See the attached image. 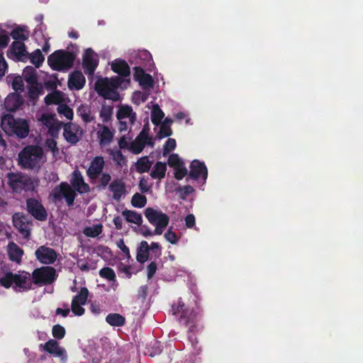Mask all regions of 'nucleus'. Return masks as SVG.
<instances>
[{
  "instance_id": "59",
  "label": "nucleus",
  "mask_w": 363,
  "mask_h": 363,
  "mask_svg": "<svg viewBox=\"0 0 363 363\" xmlns=\"http://www.w3.org/2000/svg\"><path fill=\"white\" fill-rule=\"evenodd\" d=\"M157 269V265L155 262H151L147 267V277L150 279L153 277Z\"/></svg>"
},
{
  "instance_id": "3",
  "label": "nucleus",
  "mask_w": 363,
  "mask_h": 363,
  "mask_svg": "<svg viewBox=\"0 0 363 363\" xmlns=\"http://www.w3.org/2000/svg\"><path fill=\"white\" fill-rule=\"evenodd\" d=\"M172 308L174 315L181 313L179 318V323L188 328V338L192 345L197 343L198 341L196 337L191 333L198 330V321L199 320V313L194 309L189 310L186 308L185 304L181 300L178 301L177 308H175L174 306H173Z\"/></svg>"
},
{
  "instance_id": "61",
  "label": "nucleus",
  "mask_w": 363,
  "mask_h": 363,
  "mask_svg": "<svg viewBox=\"0 0 363 363\" xmlns=\"http://www.w3.org/2000/svg\"><path fill=\"white\" fill-rule=\"evenodd\" d=\"M77 265L81 271L82 272H88L90 269H95L94 266H90L89 264L84 259H80L77 261Z\"/></svg>"
},
{
  "instance_id": "29",
  "label": "nucleus",
  "mask_w": 363,
  "mask_h": 363,
  "mask_svg": "<svg viewBox=\"0 0 363 363\" xmlns=\"http://www.w3.org/2000/svg\"><path fill=\"white\" fill-rule=\"evenodd\" d=\"M150 247L147 241L143 240L137 249L136 259L143 264L149 259Z\"/></svg>"
},
{
  "instance_id": "23",
  "label": "nucleus",
  "mask_w": 363,
  "mask_h": 363,
  "mask_svg": "<svg viewBox=\"0 0 363 363\" xmlns=\"http://www.w3.org/2000/svg\"><path fill=\"white\" fill-rule=\"evenodd\" d=\"M108 189L113 193V199L116 201H119L126 192L125 183L118 179L113 180Z\"/></svg>"
},
{
  "instance_id": "57",
  "label": "nucleus",
  "mask_w": 363,
  "mask_h": 363,
  "mask_svg": "<svg viewBox=\"0 0 363 363\" xmlns=\"http://www.w3.org/2000/svg\"><path fill=\"white\" fill-rule=\"evenodd\" d=\"M45 145L48 150H51L54 155L59 152L57 142L54 138H47L45 142Z\"/></svg>"
},
{
  "instance_id": "30",
  "label": "nucleus",
  "mask_w": 363,
  "mask_h": 363,
  "mask_svg": "<svg viewBox=\"0 0 363 363\" xmlns=\"http://www.w3.org/2000/svg\"><path fill=\"white\" fill-rule=\"evenodd\" d=\"M10 35L12 37L15 41H21L23 42L27 40L29 38V30H28L27 26H18L13 30L10 33Z\"/></svg>"
},
{
  "instance_id": "8",
  "label": "nucleus",
  "mask_w": 363,
  "mask_h": 363,
  "mask_svg": "<svg viewBox=\"0 0 363 363\" xmlns=\"http://www.w3.org/2000/svg\"><path fill=\"white\" fill-rule=\"evenodd\" d=\"M75 189L67 182H62L52 191V196L55 200L60 201L63 197L65 199L67 206H72L76 197Z\"/></svg>"
},
{
  "instance_id": "50",
  "label": "nucleus",
  "mask_w": 363,
  "mask_h": 363,
  "mask_svg": "<svg viewBox=\"0 0 363 363\" xmlns=\"http://www.w3.org/2000/svg\"><path fill=\"white\" fill-rule=\"evenodd\" d=\"M160 131L157 134V137L159 139L169 137L172 135V130L169 125L160 123Z\"/></svg>"
},
{
  "instance_id": "32",
  "label": "nucleus",
  "mask_w": 363,
  "mask_h": 363,
  "mask_svg": "<svg viewBox=\"0 0 363 363\" xmlns=\"http://www.w3.org/2000/svg\"><path fill=\"white\" fill-rule=\"evenodd\" d=\"M122 215L128 223H135L138 225H141L143 223L142 215L135 211L125 209L122 211Z\"/></svg>"
},
{
  "instance_id": "2",
  "label": "nucleus",
  "mask_w": 363,
  "mask_h": 363,
  "mask_svg": "<svg viewBox=\"0 0 363 363\" xmlns=\"http://www.w3.org/2000/svg\"><path fill=\"white\" fill-rule=\"evenodd\" d=\"M30 278V274L24 271L19 272L18 274L6 272L3 274H0V285L6 289L12 286L17 293L25 292L33 289Z\"/></svg>"
},
{
  "instance_id": "45",
  "label": "nucleus",
  "mask_w": 363,
  "mask_h": 363,
  "mask_svg": "<svg viewBox=\"0 0 363 363\" xmlns=\"http://www.w3.org/2000/svg\"><path fill=\"white\" fill-rule=\"evenodd\" d=\"M64 124L63 122L56 121L52 125H50L48 128L49 135L54 138H58L59 133L62 127H64Z\"/></svg>"
},
{
  "instance_id": "55",
  "label": "nucleus",
  "mask_w": 363,
  "mask_h": 363,
  "mask_svg": "<svg viewBox=\"0 0 363 363\" xmlns=\"http://www.w3.org/2000/svg\"><path fill=\"white\" fill-rule=\"evenodd\" d=\"M165 239L171 244L175 245L178 242V237L175 232L172 231V228L170 227L164 235Z\"/></svg>"
},
{
  "instance_id": "56",
  "label": "nucleus",
  "mask_w": 363,
  "mask_h": 363,
  "mask_svg": "<svg viewBox=\"0 0 363 363\" xmlns=\"http://www.w3.org/2000/svg\"><path fill=\"white\" fill-rule=\"evenodd\" d=\"M45 102L48 105L57 104L60 103V96L57 92L48 94L45 97Z\"/></svg>"
},
{
  "instance_id": "58",
  "label": "nucleus",
  "mask_w": 363,
  "mask_h": 363,
  "mask_svg": "<svg viewBox=\"0 0 363 363\" xmlns=\"http://www.w3.org/2000/svg\"><path fill=\"white\" fill-rule=\"evenodd\" d=\"M174 177L177 180L182 179L185 176L188 174L187 169L184 167V164L179 166L178 167L174 168Z\"/></svg>"
},
{
  "instance_id": "12",
  "label": "nucleus",
  "mask_w": 363,
  "mask_h": 363,
  "mask_svg": "<svg viewBox=\"0 0 363 363\" xmlns=\"http://www.w3.org/2000/svg\"><path fill=\"white\" fill-rule=\"evenodd\" d=\"M46 352L52 354L54 357H59L62 362H65L67 360V351L64 347L59 345L56 340L50 339L47 341L44 345H40Z\"/></svg>"
},
{
  "instance_id": "27",
  "label": "nucleus",
  "mask_w": 363,
  "mask_h": 363,
  "mask_svg": "<svg viewBox=\"0 0 363 363\" xmlns=\"http://www.w3.org/2000/svg\"><path fill=\"white\" fill-rule=\"evenodd\" d=\"M7 178L9 186L16 191L21 190L26 184L21 174L11 172L8 174Z\"/></svg>"
},
{
  "instance_id": "33",
  "label": "nucleus",
  "mask_w": 363,
  "mask_h": 363,
  "mask_svg": "<svg viewBox=\"0 0 363 363\" xmlns=\"http://www.w3.org/2000/svg\"><path fill=\"white\" fill-rule=\"evenodd\" d=\"M98 126L101 128V130L98 132L100 144L106 145L110 143L112 141L113 135L109 128L100 124Z\"/></svg>"
},
{
  "instance_id": "63",
  "label": "nucleus",
  "mask_w": 363,
  "mask_h": 363,
  "mask_svg": "<svg viewBox=\"0 0 363 363\" xmlns=\"http://www.w3.org/2000/svg\"><path fill=\"white\" fill-rule=\"evenodd\" d=\"M41 121L43 123V124L46 125L48 128H49L50 125H52L55 122H56L54 120L53 116L50 114H43L41 116Z\"/></svg>"
},
{
  "instance_id": "42",
  "label": "nucleus",
  "mask_w": 363,
  "mask_h": 363,
  "mask_svg": "<svg viewBox=\"0 0 363 363\" xmlns=\"http://www.w3.org/2000/svg\"><path fill=\"white\" fill-rule=\"evenodd\" d=\"M146 203V196L140 193H135L131 199V205L135 208H143Z\"/></svg>"
},
{
  "instance_id": "6",
  "label": "nucleus",
  "mask_w": 363,
  "mask_h": 363,
  "mask_svg": "<svg viewBox=\"0 0 363 363\" xmlns=\"http://www.w3.org/2000/svg\"><path fill=\"white\" fill-rule=\"evenodd\" d=\"M76 54L66 50H57L48 57V64L52 70L67 72L74 65Z\"/></svg>"
},
{
  "instance_id": "18",
  "label": "nucleus",
  "mask_w": 363,
  "mask_h": 363,
  "mask_svg": "<svg viewBox=\"0 0 363 363\" xmlns=\"http://www.w3.org/2000/svg\"><path fill=\"white\" fill-rule=\"evenodd\" d=\"M23 104L24 100L22 96L17 92L9 94L4 100V108L9 112H15L21 108Z\"/></svg>"
},
{
  "instance_id": "52",
  "label": "nucleus",
  "mask_w": 363,
  "mask_h": 363,
  "mask_svg": "<svg viewBox=\"0 0 363 363\" xmlns=\"http://www.w3.org/2000/svg\"><path fill=\"white\" fill-rule=\"evenodd\" d=\"M12 88L15 91H23L24 90V83L22 77L16 76L13 78L12 82Z\"/></svg>"
},
{
  "instance_id": "38",
  "label": "nucleus",
  "mask_w": 363,
  "mask_h": 363,
  "mask_svg": "<svg viewBox=\"0 0 363 363\" xmlns=\"http://www.w3.org/2000/svg\"><path fill=\"white\" fill-rule=\"evenodd\" d=\"M164 116V113L162 110L160 108L158 104H155L152 107L151 112V121L152 123L155 125H159L161 123L162 118Z\"/></svg>"
},
{
  "instance_id": "10",
  "label": "nucleus",
  "mask_w": 363,
  "mask_h": 363,
  "mask_svg": "<svg viewBox=\"0 0 363 363\" xmlns=\"http://www.w3.org/2000/svg\"><path fill=\"white\" fill-rule=\"evenodd\" d=\"M82 135L83 130L77 123L69 122L64 124L63 136L68 143L76 145L81 139Z\"/></svg>"
},
{
  "instance_id": "13",
  "label": "nucleus",
  "mask_w": 363,
  "mask_h": 363,
  "mask_svg": "<svg viewBox=\"0 0 363 363\" xmlns=\"http://www.w3.org/2000/svg\"><path fill=\"white\" fill-rule=\"evenodd\" d=\"M189 168L190 170L186 181H189V178L197 180L199 177H201L204 181L206 180L208 169L204 162L194 160L191 162Z\"/></svg>"
},
{
  "instance_id": "20",
  "label": "nucleus",
  "mask_w": 363,
  "mask_h": 363,
  "mask_svg": "<svg viewBox=\"0 0 363 363\" xmlns=\"http://www.w3.org/2000/svg\"><path fill=\"white\" fill-rule=\"evenodd\" d=\"M12 221L14 227L18 229L19 233L26 238H28L30 235V231L28 227L26 215L23 213H15L12 216Z\"/></svg>"
},
{
  "instance_id": "24",
  "label": "nucleus",
  "mask_w": 363,
  "mask_h": 363,
  "mask_svg": "<svg viewBox=\"0 0 363 363\" xmlns=\"http://www.w3.org/2000/svg\"><path fill=\"white\" fill-rule=\"evenodd\" d=\"M118 121L129 119L130 125H133L136 121V113L133 112V108L128 105H121L116 113Z\"/></svg>"
},
{
  "instance_id": "17",
  "label": "nucleus",
  "mask_w": 363,
  "mask_h": 363,
  "mask_svg": "<svg viewBox=\"0 0 363 363\" xmlns=\"http://www.w3.org/2000/svg\"><path fill=\"white\" fill-rule=\"evenodd\" d=\"M144 214L149 223L153 225L169 222V218L166 213L150 207L145 210Z\"/></svg>"
},
{
  "instance_id": "37",
  "label": "nucleus",
  "mask_w": 363,
  "mask_h": 363,
  "mask_svg": "<svg viewBox=\"0 0 363 363\" xmlns=\"http://www.w3.org/2000/svg\"><path fill=\"white\" fill-rule=\"evenodd\" d=\"M152 166V162L147 157H142L135 163V169L138 173L147 172Z\"/></svg>"
},
{
  "instance_id": "11",
  "label": "nucleus",
  "mask_w": 363,
  "mask_h": 363,
  "mask_svg": "<svg viewBox=\"0 0 363 363\" xmlns=\"http://www.w3.org/2000/svg\"><path fill=\"white\" fill-rule=\"evenodd\" d=\"M88 296V289L82 287L79 293L73 297L71 303V310L75 315L81 316L84 313L85 309L82 306L86 304Z\"/></svg>"
},
{
  "instance_id": "47",
  "label": "nucleus",
  "mask_w": 363,
  "mask_h": 363,
  "mask_svg": "<svg viewBox=\"0 0 363 363\" xmlns=\"http://www.w3.org/2000/svg\"><path fill=\"white\" fill-rule=\"evenodd\" d=\"M59 113L63 115L66 118L72 120L74 116L73 110L67 104H62L57 107Z\"/></svg>"
},
{
  "instance_id": "53",
  "label": "nucleus",
  "mask_w": 363,
  "mask_h": 363,
  "mask_svg": "<svg viewBox=\"0 0 363 363\" xmlns=\"http://www.w3.org/2000/svg\"><path fill=\"white\" fill-rule=\"evenodd\" d=\"M177 143L174 138H168L163 147V155H167L176 147Z\"/></svg>"
},
{
  "instance_id": "41",
  "label": "nucleus",
  "mask_w": 363,
  "mask_h": 363,
  "mask_svg": "<svg viewBox=\"0 0 363 363\" xmlns=\"http://www.w3.org/2000/svg\"><path fill=\"white\" fill-rule=\"evenodd\" d=\"M83 233L87 237L96 238L102 233V225L96 224L92 227H86Z\"/></svg>"
},
{
  "instance_id": "60",
  "label": "nucleus",
  "mask_w": 363,
  "mask_h": 363,
  "mask_svg": "<svg viewBox=\"0 0 363 363\" xmlns=\"http://www.w3.org/2000/svg\"><path fill=\"white\" fill-rule=\"evenodd\" d=\"M7 69V62L4 57L3 53L0 52V79L5 75Z\"/></svg>"
},
{
  "instance_id": "40",
  "label": "nucleus",
  "mask_w": 363,
  "mask_h": 363,
  "mask_svg": "<svg viewBox=\"0 0 363 363\" xmlns=\"http://www.w3.org/2000/svg\"><path fill=\"white\" fill-rule=\"evenodd\" d=\"M28 59H30V62L33 64L36 67H40L43 64L45 57L40 50L37 49L30 55L28 54Z\"/></svg>"
},
{
  "instance_id": "39",
  "label": "nucleus",
  "mask_w": 363,
  "mask_h": 363,
  "mask_svg": "<svg viewBox=\"0 0 363 363\" xmlns=\"http://www.w3.org/2000/svg\"><path fill=\"white\" fill-rule=\"evenodd\" d=\"M113 113V106L112 105L101 104L99 116L104 123H107L112 118Z\"/></svg>"
},
{
  "instance_id": "31",
  "label": "nucleus",
  "mask_w": 363,
  "mask_h": 363,
  "mask_svg": "<svg viewBox=\"0 0 363 363\" xmlns=\"http://www.w3.org/2000/svg\"><path fill=\"white\" fill-rule=\"evenodd\" d=\"M44 94L43 86L40 83L28 84V97L30 101H35L40 95Z\"/></svg>"
},
{
  "instance_id": "1",
  "label": "nucleus",
  "mask_w": 363,
  "mask_h": 363,
  "mask_svg": "<svg viewBox=\"0 0 363 363\" xmlns=\"http://www.w3.org/2000/svg\"><path fill=\"white\" fill-rule=\"evenodd\" d=\"M111 69L120 77H105L98 79L95 83V90L99 96L106 100L112 101H121V96L118 89L121 86L125 80L123 77H128L130 74V69L125 60L116 59L111 63Z\"/></svg>"
},
{
  "instance_id": "22",
  "label": "nucleus",
  "mask_w": 363,
  "mask_h": 363,
  "mask_svg": "<svg viewBox=\"0 0 363 363\" xmlns=\"http://www.w3.org/2000/svg\"><path fill=\"white\" fill-rule=\"evenodd\" d=\"M148 125H144L143 130L140 131L138 137L136 138L137 147L135 148L134 152L135 153H140L142 152L145 145H153L152 138L148 135L149 132Z\"/></svg>"
},
{
  "instance_id": "16",
  "label": "nucleus",
  "mask_w": 363,
  "mask_h": 363,
  "mask_svg": "<svg viewBox=\"0 0 363 363\" xmlns=\"http://www.w3.org/2000/svg\"><path fill=\"white\" fill-rule=\"evenodd\" d=\"M104 160L101 156H96L91 161L89 167L86 169V175L91 181H94L103 173L104 168Z\"/></svg>"
},
{
  "instance_id": "48",
  "label": "nucleus",
  "mask_w": 363,
  "mask_h": 363,
  "mask_svg": "<svg viewBox=\"0 0 363 363\" xmlns=\"http://www.w3.org/2000/svg\"><path fill=\"white\" fill-rule=\"evenodd\" d=\"M167 163L169 167L176 168L182 164H184L183 160L179 157L177 154H171L169 156Z\"/></svg>"
},
{
  "instance_id": "7",
  "label": "nucleus",
  "mask_w": 363,
  "mask_h": 363,
  "mask_svg": "<svg viewBox=\"0 0 363 363\" xmlns=\"http://www.w3.org/2000/svg\"><path fill=\"white\" fill-rule=\"evenodd\" d=\"M33 283L38 286L52 284L57 279L56 270L50 266L35 269L32 272Z\"/></svg>"
},
{
  "instance_id": "14",
  "label": "nucleus",
  "mask_w": 363,
  "mask_h": 363,
  "mask_svg": "<svg viewBox=\"0 0 363 363\" xmlns=\"http://www.w3.org/2000/svg\"><path fill=\"white\" fill-rule=\"evenodd\" d=\"M37 259L42 264H51L57 259V253L52 248L45 246L39 247L35 252Z\"/></svg>"
},
{
  "instance_id": "19",
  "label": "nucleus",
  "mask_w": 363,
  "mask_h": 363,
  "mask_svg": "<svg viewBox=\"0 0 363 363\" xmlns=\"http://www.w3.org/2000/svg\"><path fill=\"white\" fill-rule=\"evenodd\" d=\"M13 55L18 61L26 62L28 59V52L26 45L21 41H13L8 50L7 55Z\"/></svg>"
},
{
  "instance_id": "9",
  "label": "nucleus",
  "mask_w": 363,
  "mask_h": 363,
  "mask_svg": "<svg viewBox=\"0 0 363 363\" xmlns=\"http://www.w3.org/2000/svg\"><path fill=\"white\" fill-rule=\"evenodd\" d=\"M26 211L37 220L45 221L48 218L46 209L40 201L34 198L26 200Z\"/></svg>"
},
{
  "instance_id": "34",
  "label": "nucleus",
  "mask_w": 363,
  "mask_h": 363,
  "mask_svg": "<svg viewBox=\"0 0 363 363\" xmlns=\"http://www.w3.org/2000/svg\"><path fill=\"white\" fill-rule=\"evenodd\" d=\"M166 171V164L162 162H157L151 171L150 176L154 179L160 180L165 177Z\"/></svg>"
},
{
  "instance_id": "54",
  "label": "nucleus",
  "mask_w": 363,
  "mask_h": 363,
  "mask_svg": "<svg viewBox=\"0 0 363 363\" xmlns=\"http://www.w3.org/2000/svg\"><path fill=\"white\" fill-rule=\"evenodd\" d=\"M138 82L143 87H152L153 86V79L150 74L147 73L143 74Z\"/></svg>"
},
{
  "instance_id": "64",
  "label": "nucleus",
  "mask_w": 363,
  "mask_h": 363,
  "mask_svg": "<svg viewBox=\"0 0 363 363\" xmlns=\"http://www.w3.org/2000/svg\"><path fill=\"white\" fill-rule=\"evenodd\" d=\"M139 189L142 193H147L150 191V187L148 185L147 180L144 177L141 178L139 182Z\"/></svg>"
},
{
  "instance_id": "26",
  "label": "nucleus",
  "mask_w": 363,
  "mask_h": 363,
  "mask_svg": "<svg viewBox=\"0 0 363 363\" xmlns=\"http://www.w3.org/2000/svg\"><path fill=\"white\" fill-rule=\"evenodd\" d=\"M8 256L11 261L17 264H20L22 260V257L24 254L23 249H21L17 244L11 242L8 245Z\"/></svg>"
},
{
  "instance_id": "44",
  "label": "nucleus",
  "mask_w": 363,
  "mask_h": 363,
  "mask_svg": "<svg viewBox=\"0 0 363 363\" xmlns=\"http://www.w3.org/2000/svg\"><path fill=\"white\" fill-rule=\"evenodd\" d=\"M100 177H99V184L97 185V188L99 190H104L106 189L107 185L111 180V177L108 172H103L100 174Z\"/></svg>"
},
{
  "instance_id": "36",
  "label": "nucleus",
  "mask_w": 363,
  "mask_h": 363,
  "mask_svg": "<svg viewBox=\"0 0 363 363\" xmlns=\"http://www.w3.org/2000/svg\"><path fill=\"white\" fill-rule=\"evenodd\" d=\"M22 77L28 84L38 82L36 69L31 66H27L23 69Z\"/></svg>"
},
{
  "instance_id": "4",
  "label": "nucleus",
  "mask_w": 363,
  "mask_h": 363,
  "mask_svg": "<svg viewBox=\"0 0 363 363\" xmlns=\"http://www.w3.org/2000/svg\"><path fill=\"white\" fill-rule=\"evenodd\" d=\"M1 127L5 133L24 139L30 133L29 121L25 118H15L12 114L6 113L1 117Z\"/></svg>"
},
{
  "instance_id": "51",
  "label": "nucleus",
  "mask_w": 363,
  "mask_h": 363,
  "mask_svg": "<svg viewBox=\"0 0 363 363\" xmlns=\"http://www.w3.org/2000/svg\"><path fill=\"white\" fill-rule=\"evenodd\" d=\"M52 334L55 339L61 340L65 335V329L61 325H55L52 329Z\"/></svg>"
},
{
  "instance_id": "46",
  "label": "nucleus",
  "mask_w": 363,
  "mask_h": 363,
  "mask_svg": "<svg viewBox=\"0 0 363 363\" xmlns=\"http://www.w3.org/2000/svg\"><path fill=\"white\" fill-rule=\"evenodd\" d=\"M176 192L180 193L179 197L182 200H186V197L191 193L194 192V189L190 185L184 186H179L175 189Z\"/></svg>"
},
{
  "instance_id": "43",
  "label": "nucleus",
  "mask_w": 363,
  "mask_h": 363,
  "mask_svg": "<svg viewBox=\"0 0 363 363\" xmlns=\"http://www.w3.org/2000/svg\"><path fill=\"white\" fill-rule=\"evenodd\" d=\"M99 276L101 278L106 279L108 281H114L116 279V274L114 270L108 267H104L100 269Z\"/></svg>"
},
{
  "instance_id": "35",
  "label": "nucleus",
  "mask_w": 363,
  "mask_h": 363,
  "mask_svg": "<svg viewBox=\"0 0 363 363\" xmlns=\"http://www.w3.org/2000/svg\"><path fill=\"white\" fill-rule=\"evenodd\" d=\"M106 321L113 327H121L125 323V318L119 313H109L106 317Z\"/></svg>"
},
{
  "instance_id": "62",
  "label": "nucleus",
  "mask_w": 363,
  "mask_h": 363,
  "mask_svg": "<svg viewBox=\"0 0 363 363\" xmlns=\"http://www.w3.org/2000/svg\"><path fill=\"white\" fill-rule=\"evenodd\" d=\"M117 246L125 254L127 259L130 258L129 248L125 245L123 239H121L117 242Z\"/></svg>"
},
{
  "instance_id": "5",
  "label": "nucleus",
  "mask_w": 363,
  "mask_h": 363,
  "mask_svg": "<svg viewBox=\"0 0 363 363\" xmlns=\"http://www.w3.org/2000/svg\"><path fill=\"white\" fill-rule=\"evenodd\" d=\"M43 155V148L36 145H28L18 153V164L25 169H33L39 166Z\"/></svg>"
},
{
  "instance_id": "28",
  "label": "nucleus",
  "mask_w": 363,
  "mask_h": 363,
  "mask_svg": "<svg viewBox=\"0 0 363 363\" xmlns=\"http://www.w3.org/2000/svg\"><path fill=\"white\" fill-rule=\"evenodd\" d=\"M77 114L85 123H91L95 119V116L91 113V107L86 104H82L77 108Z\"/></svg>"
},
{
  "instance_id": "15",
  "label": "nucleus",
  "mask_w": 363,
  "mask_h": 363,
  "mask_svg": "<svg viewBox=\"0 0 363 363\" xmlns=\"http://www.w3.org/2000/svg\"><path fill=\"white\" fill-rule=\"evenodd\" d=\"M99 60L94 57V52L91 48L85 50L82 59V67L84 73L87 75H93L97 66Z\"/></svg>"
},
{
  "instance_id": "49",
  "label": "nucleus",
  "mask_w": 363,
  "mask_h": 363,
  "mask_svg": "<svg viewBox=\"0 0 363 363\" xmlns=\"http://www.w3.org/2000/svg\"><path fill=\"white\" fill-rule=\"evenodd\" d=\"M111 155H112L113 160L119 166H122L126 162L125 157L123 155L121 150H118L116 151L111 150Z\"/></svg>"
},
{
  "instance_id": "21",
  "label": "nucleus",
  "mask_w": 363,
  "mask_h": 363,
  "mask_svg": "<svg viewBox=\"0 0 363 363\" xmlns=\"http://www.w3.org/2000/svg\"><path fill=\"white\" fill-rule=\"evenodd\" d=\"M70 182L73 188L79 194L87 193L90 191L89 184L85 183L84 177L79 169H75L72 172Z\"/></svg>"
},
{
  "instance_id": "25",
  "label": "nucleus",
  "mask_w": 363,
  "mask_h": 363,
  "mask_svg": "<svg viewBox=\"0 0 363 363\" xmlns=\"http://www.w3.org/2000/svg\"><path fill=\"white\" fill-rule=\"evenodd\" d=\"M86 82V79L82 73L79 71L73 72L68 80V86L71 89L80 90Z\"/></svg>"
}]
</instances>
